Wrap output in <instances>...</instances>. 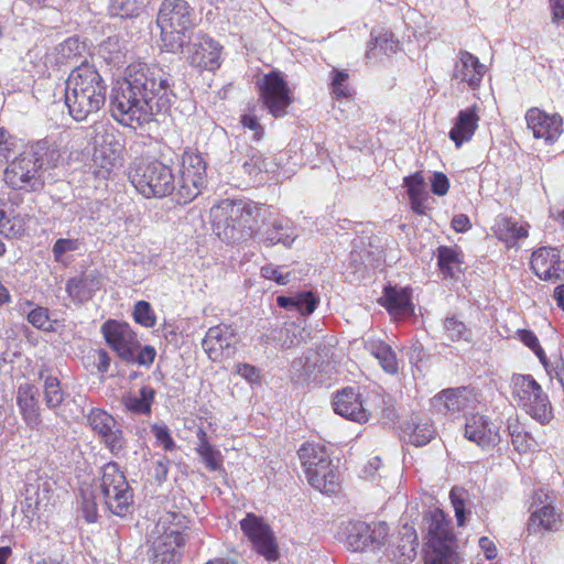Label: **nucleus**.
<instances>
[{"instance_id":"25","label":"nucleus","mask_w":564,"mask_h":564,"mask_svg":"<svg viewBox=\"0 0 564 564\" xmlns=\"http://www.w3.org/2000/svg\"><path fill=\"white\" fill-rule=\"evenodd\" d=\"M50 491V484L35 479L33 482H26L22 492L23 500L21 501V510L24 514V527H31V523L36 516L39 507L47 500Z\"/></svg>"},{"instance_id":"54","label":"nucleus","mask_w":564,"mask_h":564,"mask_svg":"<svg viewBox=\"0 0 564 564\" xmlns=\"http://www.w3.org/2000/svg\"><path fill=\"white\" fill-rule=\"evenodd\" d=\"M501 239H519L528 236V230L523 226H519L516 221L503 219L499 227Z\"/></svg>"},{"instance_id":"28","label":"nucleus","mask_w":564,"mask_h":564,"mask_svg":"<svg viewBox=\"0 0 564 564\" xmlns=\"http://www.w3.org/2000/svg\"><path fill=\"white\" fill-rule=\"evenodd\" d=\"M478 121L479 116L477 113V106H473L458 112L455 123L448 134L457 148L473 138L478 127Z\"/></svg>"},{"instance_id":"17","label":"nucleus","mask_w":564,"mask_h":564,"mask_svg":"<svg viewBox=\"0 0 564 564\" xmlns=\"http://www.w3.org/2000/svg\"><path fill=\"white\" fill-rule=\"evenodd\" d=\"M260 97L269 112L276 118L284 116L291 104L288 84L276 72L264 75Z\"/></svg>"},{"instance_id":"4","label":"nucleus","mask_w":564,"mask_h":564,"mask_svg":"<svg viewBox=\"0 0 564 564\" xmlns=\"http://www.w3.org/2000/svg\"><path fill=\"white\" fill-rule=\"evenodd\" d=\"M57 149L47 140H40L15 158L4 171V181L13 189H40L45 180L44 172L56 166Z\"/></svg>"},{"instance_id":"21","label":"nucleus","mask_w":564,"mask_h":564,"mask_svg":"<svg viewBox=\"0 0 564 564\" xmlns=\"http://www.w3.org/2000/svg\"><path fill=\"white\" fill-rule=\"evenodd\" d=\"M528 128L534 138L553 143L563 132L562 118L557 113L549 115L539 108H530L525 113Z\"/></svg>"},{"instance_id":"19","label":"nucleus","mask_w":564,"mask_h":564,"mask_svg":"<svg viewBox=\"0 0 564 564\" xmlns=\"http://www.w3.org/2000/svg\"><path fill=\"white\" fill-rule=\"evenodd\" d=\"M531 269L545 281H557L564 273V262L561 261L560 250L551 247H542L531 256Z\"/></svg>"},{"instance_id":"15","label":"nucleus","mask_w":564,"mask_h":564,"mask_svg":"<svg viewBox=\"0 0 564 564\" xmlns=\"http://www.w3.org/2000/svg\"><path fill=\"white\" fill-rule=\"evenodd\" d=\"M237 344L238 336L235 329L230 325L220 324L207 330L202 347L210 360L220 362L225 358L235 357Z\"/></svg>"},{"instance_id":"5","label":"nucleus","mask_w":564,"mask_h":564,"mask_svg":"<svg viewBox=\"0 0 564 564\" xmlns=\"http://www.w3.org/2000/svg\"><path fill=\"white\" fill-rule=\"evenodd\" d=\"M156 24L166 51L177 53L185 45L186 34L196 24V14L185 0H163Z\"/></svg>"},{"instance_id":"27","label":"nucleus","mask_w":564,"mask_h":564,"mask_svg":"<svg viewBox=\"0 0 564 564\" xmlns=\"http://www.w3.org/2000/svg\"><path fill=\"white\" fill-rule=\"evenodd\" d=\"M262 228H258L257 236L264 246H274L282 243L285 247H291L295 236L290 232L289 221L282 218H273L263 224Z\"/></svg>"},{"instance_id":"38","label":"nucleus","mask_w":564,"mask_h":564,"mask_svg":"<svg viewBox=\"0 0 564 564\" xmlns=\"http://www.w3.org/2000/svg\"><path fill=\"white\" fill-rule=\"evenodd\" d=\"M155 391L149 386H144L134 393L128 394L123 401L127 410L137 414H147L151 411V404Z\"/></svg>"},{"instance_id":"10","label":"nucleus","mask_w":564,"mask_h":564,"mask_svg":"<svg viewBox=\"0 0 564 564\" xmlns=\"http://www.w3.org/2000/svg\"><path fill=\"white\" fill-rule=\"evenodd\" d=\"M221 208L226 214L224 239L236 241L257 235L256 226L264 212L262 207L253 203L238 200L225 202Z\"/></svg>"},{"instance_id":"1","label":"nucleus","mask_w":564,"mask_h":564,"mask_svg":"<svg viewBox=\"0 0 564 564\" xmlns=\"http://www.w3.org/2000/svg\"><path fill=\"white\" fill-rule=\"evenodd\" d=\"M170 80L171 75L158 65H129L126 77L110 95L112 118L137 129L154 120L156 115L167 112L176 98Z\"/></svg>"},{"instance_id":"9","label":"nucleus","mask_w":564,"mask_h":564,"mask_svg":"<svg viewBox=\"0 0 564 564\" xmlns=\"http://www.w3.org/2000/svg\"><path fill=\"white\" fill-rule=\"evenodd\" d=\"M93 131L94 166L98 175L106 177L121 165L123 144L120 134L111 126L97 123L93 127Z\"/></svg>"},{"instance_id":"34","label":"nucleus","mask_w":564,"mask_h":564,"mask_svg":"<svg viewBox=\"0 0 564 564\" xmlns=\"http://www.w3.org/2000/svg\"><path fill=\"white\" fill-rule=\"evenodd\" d=\"M464 436L481 447H489L500 442L498 425H464Z\"/></svg>"},{"instance_id":"20","label":"nucleus","mask_w":564,"mask_h":564,"mask_svg":"<svg viewBox=\"0 0 564 564\" xmlns=\"http://www.w3.org/2000/svg\"><path fill=\"white\" fill-rule=\"evenodd\" d=\"M196 42L188 46L187 59L191 65L207 70H214L220 66L219 44L207 35H197Z\"/></svg>"},{"instance_id":"61","label":"nucleus","mask_w":564,"mask_h":564,"mask_svg":"<svg viewBox=\"0 0 564 564\" xmlns=\"http://www.w3.org/2000/svg\"><path fill=\"white\" fill-rule=\"evenodd\" d=\"M236 373L245 378L249 383L260 382V372L258 368L249 364H237Z\"/></svg>"},{"instance_id":"16","label":"nucleus","mask_w":564,"mask_h":564,"mask_svg":"<svg viewBox=\"0 0 564 564\" xmlns=\"http://www.w3.org/2000/svg\"><path fill=\"white\" fill-rule=\"evenodd\" d=\"M101 332L106 343L124 362H130L133 354L140 349V343L127 323L109 319L101 326Z\"/></svg>"},{"instance_id":"8","label":"nucleus","mask_w":564,"mask_h":564,"mask_svg":"<svg viewBox=\"0 0 564 564\" xmlns=\"http://www.w3.org/2000/svg\"><path fill=\"white\" fill-rule=\"evenodd\" d=\"M307 481L315 489L333 492L337 487V475L324 445L306 442L297 451Z\"/></svg>"},{"instance_id":"3","label":"nucleus","mask_w":564,"mask_h":564,"mask_svg":"<svg viewBox=\"0 0 564 564\" xmlns=\"http://www.w3.org/2000/svg\"><path fill=\"white\" fill-rule=\"evenodd\" d=\"M107 85L89 63L76 65L65 83V105L76 121L97 113L106 102Z\"/></svg>"},{"instance_id":"43","label":"nucleus","mask_w":564,"mask_h":564,"mask_svg":"<svg viewBox=\"0 0 564 564\" xmlns=\"http://www.w3.org/2000/svg\"><path fill=\"white\" fill-rule=\"evenodd\" d=\"M275 338L281 343L282 348H291L305 340L306 332L296 323H288L279 330V336Z\"/></svg>"},{"instance_id":"2","label":"nucleus","mask_w":564,"mask_h":564,"mask_svg":"<svg viewBox=\"0 0 564 564\" xmlns=\"http://www.w3.org/2000/svg\"><path fill=\"white\" fill-rule=\"evenodd\" d=\"M99 502L115 516L124 517L130 511L132 492L116 463H108L101 468L97 484L80 489V512L88 523L97 521Z\"/></svg>"},{"instance_id":"48","label":"nucleus","mask_w":564,"mask_h":564,"mask_svg":"<svg viewBox=\"0 0 564 564\" xmlns=\"http://www.w3.org/2000/svg\"><path fill=\"white\" fill-rule=\"evenodd\" d=\"M444 332L447 339L452 341L467 339L468 335L466 325L455 316H448L444 319Z\"/></svg>"},{"instance_id":"18","label":"nucleus","mask_w":564,"mask_h":564,"mask_svg":"<svg viewBox=\"0 0 564 564\" xmlns=\"http://www.w3.org/2000/svg\"><path fill=\"white\" fill-rule=\"evenodd\" d=\"M230 164L241 174L248 182H261L265 167L264 159L261 152L246 143H238L230 152Z\"/></svg>"},{"instance_id":"51","label":"nucleus","mask_w":564,"mask_h":564,"mask_svg":"<svg viewBox=\"0 0 564 564\" xmlns=\"http://www.w3.org/2000/svg\"><path fill=\"white\" fill-rule=\"evenodd\" d=\"M133 317L138 324L144 327L155 325V316L149 302L138 301L134 305Z\"/></svg>"},{"instance_id":"50","label":"nucleus","mask_w":564,"mask_h":564,"mask_svg":"<svg viewBox=\"0 0 564 564\" xmlns=\"http://www.w3.org/2000/svg\"><path fill=\"white\" fill-rule=\"evenodd\" d=\"M468 494L463 488L454 487L449 492L451 502L455 510L457 524L459 527L465 523V505Z\"/></svg>"},{"instance_id":"24","label":"nucleus","mask_w":564,"mask_h":564,"mask_svg":"<svg viewBox=\"0 0 564 564\" xmlns=\"http://www.w3.org/2000/svg\"><path fill=\"white\" fill-rule=\"evenodd\" d=\"M485 74V65L471 53L460 50L453 69V78L466 83L470 88L479 86Z\"/></svg>"},{"instance_id":"64","label":"nucleus","mask_w":564,"mask_h":564,"mask_svg":"<svg viewBox=\"0 0 564 564\" xmlns=\"http://www.w3.org/2000/svg\"><path fill=\"white\" fill-rule=\"evenodd\" d=\"M28 321L37 328H44L48 323L47 311L43 307H36L29 313Z\"/></svg>"},{"instance_id":"30","label":"nucleus","mask_w":564,"mask_h":564,"mask_svg":"<svg viewBox=\"0 0 564 564\" xmlns=\"http://www.w3.org/2000/svg\"><path fill=\"white\" fill-rule=\"evenodd\" d=\"M86 44L77 37H68L55 47V63L58 65H75L85 61Z\"/></svg>"},{"instance_id":"23","label":"nucleus","mask_w":564,"mask_h":564,"mask_svg":"<svg viewBox=\"0 0 564 564\" xmlns=\"http://www.w3.org/2000/svg\"><path fill=\"white\" fill-rule=\"evenodd\" d=\"M347 544L355 551L360 552L372 544H380V538L387 534V525L379 524L377 529H372L366 522H350L346 529Z\"/></svg>"},{"instance_id":"12","label":"nucleus","mask_w":564,"mask_h":564,"mask_svg":"<svg viewBox=\"0 0 564 564\" xmlns=\"http://www.w3.org/2000/svg\"><path fill=\"white\" fill-rule=\"evenodd\" d=\"M513 394L523 402V409L532 419L540 423H547L551 420L547 398L531 376H517L513 379Z\"/></svg>"},{"instance_id":"41","label":"nucleus","mask_w":564,"mask_h":564,"mask_svg":"<svg viewBox=\"0 0 564 564\" xmlns=\"http://www.w3.org/2000/svg\"><path fill=\"white\" fill-rule=\"evenodd\" d=\"M377 48L384 55L389 56L398 51L399 41L394 37V35L391 32H382L376 36H372L371 41L368 44L366 57H376L375 51Z\"/></svg>"},{"instance_id":"14","label":"nucleus","mask_w":564,"mask_h":564,"mask_svg":"<svg viewBox=\"0 0 564 564\" xmlns=\"http://www.w3.org/2000/svg\"><path fill=\"white\" fill-rule=\"evenodd\" d=\"M240 529L258 554L270 562L279 558V547L273 531L261 517L247 513L240 520Z\"/></svg>"},{"instance_id":"36","label":"nucleus","mask_w":564,"mask_h":564,"mask_svg":"<svg viewBox=\"0 0 564 564\" xmlns=\"http://www.w3.org/2000/svg\"><path fill=\"white\" fill-rule=\"evenodd\" d=\"M399 436L403 443L419 447L435 436V430L433 425H399Z\"/></svg>"},{"instance_id":"40","label":"nucleus","mask_w":564,"mask_h":564,"mask_svg":"<svg viewBox=\"0 0 564 564\" xmlns=\"http://www.w3.org/2000/svg\"><path fill=\"white\" fill-rule=\"evenodd\" d=\"M143 3L139 0H109L108 13L110 17L133 19L141 14Z\"/></svg>"},{"instance_id":"39","label":"nucleus","mask_w":564,"mask_h":564,"mask_svg":"<svg viewBox=\"0 0 564 564\" xmlns=\"http://www.w3.org/2000/svg\"><path fill=\"white\" fill-rule=\"evenodd\" d=\"M197 437L199 441L196 447L197 453L209 470H217L221 463L219 451L209 444L206 432L203 429H198Z\"/></svg>"},{"instance_id":"60","label":"nucleus","mask_w":564,"mask_h":564,"mask_svg":"<svg viewBox=\"0 0 564 564\" xmlns=\"http://www.w3.org/2000/svg\"><path fill=\"white\" fill-rule=\"evenodd\" d=\"M240 123L243 128H247L251 131H253L252 139L254 141H260L263 137V128L259 123L256 116L252 115H242L240 119Z\"/></svg>"},{"instance_id":"11","label":"nucleus","mask_w":564,"mask_h":564,"mask_svg":"<svg viewBox=\"0 0 564 564\" xmlns=\"http://www.w3.org/2000/svg\"><path fill=\"white\" fill-rule=\"evenodd\" d=\"M207 164L199 153H184L181 177L177 183V191L174 200L185 205L192 202L200 193L207 183Z\"/></svg>"},{"instance_id":"13","label":"nucleus","mask_w":564,"mask_h":564,"mask_svg":"<svg viewBox=\"0 0 564 564\" xmlns=\"http://www.w3.org/2000/svg\"><path fill=\"white\" fill-rule=\"evenodd\" d=\"M476 403V394L468 387L444 389L432 399L433 409L451 420L468 421V414H473Z\"/></svg>"},{"instance_id":"62","label":"nucleus","mask_w":564,"mask_h":564,"mask_svg":"<svg viewBox=\"0 0 564 564\" xmlns=\"http://www.w3.org/2000/svg\"><path fill=\"white\" fill-rule=\"evenodd\" d=\"M431 187L435 195L443 196L448 192L449 181L444 173L436 172L433 174Z\"/></svg>"},{"instance_id":"7","label":"nucleus","mask_w":564,"mask_h":564,"mask_svg":"<svg viewBox=\"0 0 564 564\" xmlns=\"http://www.w3.org/2000/svg\"><path fill=\"white\" fill-rule=\"evenodd\" d=\"M187 519L176 511L162 513L153 530L152 561L154 564H175L178 561V549L184 545V530Z\"/></svg>"},{"instance_id":"46","label":"nucleus","mask_w":564,"mask_h":564,"mask_svg":"<svg viewBox=\"0 0 564 564\" xmlns=\"http://www.w3.org/2000/svg\"><path fill=\"white\" fill-rule=\"evenodd\" d=\"M24 231V221L20 216L9 217L7 213L0 208V234L7 237H18Z\"/></svg>"},{"instance_id":"57","label":"nucleus","mask_w":564,"mask_h":564,"mask_svg":"<svg viewBox=\"0 0 564 564\" xmlns=\"http://www.w3.org/2000/svg\"><path fill=\"white\" fill-rule=\"evenodd\" d=\"M333 74H334L333 79H332L333 93L337 97H348L349 91H348L347 86L345 85L346 80L349 77L348 73L346 70L333 69Z\"/></svg>"},{"instance_id":"32","label":"nucleus","mask_w":564,"mask_h":564,"mask_svg":"<svg viewBox=\"0 0 564 564\" xmlns=\"http://www.w3.org/2000/svg\"><path fill=\"white\" fill-rule=\"evenodd\" d=\"M435 536L437 541L434 545L435 557L432 564H458L459 557L453 547V535L437 527Z\"/></svg>"},{"instance_id":"59","label":"nucleus","mask_w":564,"mask_h":564,"mask_svg":"<svg viewBox=\"0 0 564 564\" xmlns=\"http://www.w3.org/2000/svg\"><path fill=\"white\" fill-rule=\"evenodd\" d=\"M156 351L152 346H144L133 354V359L129 364H138L140 366L149 367L153 364Z\"/></svg>"},{"instance_id":"22","label":"nucleus","mask_w":564,"mask_h":564,"mask_svg":"<svg viewBox=\"0 0 564 564\" xmlns=\"http://www.w3.org/2000/svg\"><path fill=\"white\" fill-rule=\"evenodd\" d=\"M333 406L337 414L356 423L367 422L372 417L364 408L360 394L352 387L338 391L334 398Z\"/></svg>"},{"instance_id":"45","label":"nucleus","mask_w":564,"mask_h":564,"mask_svg":"<svg viewBox=\"0 0 564 564\" xmlns=\"http://www.w3.org/2000/svg\"><path fill=\"white\" fill-rule=\"evenodd\" d=\"M372 403L377 416L382 420L393 421L397 419L393 399L388 394L376 393L372 398Z\"/></svg>"},{"instance_id":"53","label":"nucleus","mask_w":564,"mask_h":564,"mask_svg":"<svg viewBox=\"0 0 564 564\" xmlns=\"http://www.w3.org/2000/svg\"><path fill=\"white\" fill-rule=\"evenodd\" d=\"M318 299L311 291L296 293L294 308L302 315H308L315 311Z\"/></svg>"},{"instance_id":"58","label":"nucleus","mask_w":564,"mask_h":564,"mask_svg":"<svg viewBox=\"0 0 564 564\" xmlns=\"http://www.w3.org/2000/svg\"><path fill=\"white\" fill-rule=\"evenodd\" d=\"M15 140L8 131L0 128V161L8 160L14 153Z\"/></svg>"},{"instance_id":"37","label":"nucleus","mask_w":564,"mask_h":564,"mask_svg":"<svg viewBox=\"0 0 564 564\" xmlns=\"http://www.w3.org/2000/svg\"><path fill=\"white\" fill-rule=\"evenodd\" d=\"M417 546L419 542L415 530L412 527L404 525L400 541L395 545L397 552H394V557L398 558L400 564H406L415 557Z\"/></svg>"},{"instance_id":"49","label":"nucleus","mask_w":564,"mask_h":564,"mask_svg":"<svg viewBox=\"0 0 564 564\" xmlns=\"http://www.w3.org/2000/svg\"><path fill=\"white\" fill-rule=\"evenodd\" d=\"M514 448L519 452L529 451L534 440L523 432V425H507Z\"/></svg>"},{"instance_id":"35","label":"nucleus","mask_w":564,"mask_h":564,"mask_svg":"<svg viewBox=\"0 0 564 564\" xmlns=\"http://www.w3.org/2000/svg\"><path fill=\"white\" fill-rule=\"evenodd\" d=\"M462 252L453 247L441 246L437 249V264L445 278H455L460 272Z\"/></svg>"},{"instance_id":"31","label":"nucleus","mask_w":564,"mask_h":564,"mask_svg":"<svg viewBox=\"0 0 564 564\" xmlns=\"http://www.w3.org/2000/svg\"><path fill=\"white\" fill-rule=\"evenodd\" d=\"M384 306L394 316H409L413 313L411 295L408 289L387 286L384 289Z\"/></svg>"},{"instance_id":"33","label":"nucleus","mask_w":564,"mask_h":564,"mask_svg":"<svg viewBox=\"0 0 564 564\" xmlns=\"http://www.w3.org/2000/svg\"><path fill=\"white\" fill-rule=\"evenodd\" d=\"M365 348L379 361L386 372L393 375L398 371L399 367L395 352L387 343L377 339H368L365 343Z\"/></svg>"},{"instance_id":"56","label":"nucleus","mask_w":564,"mask_h":564,"mask_svg":"<svg viewBox=\"0 0 564 564\" xmlns=\"http://www.w3.org/2000/svg\"><path fill=\"white\" fill-rule=\"evenodd\" d=\"M261 275L264 279L273 280L280 285H285L290 282V272H282L281 268L273 264H267L261 268Z\"/></svg>"},{"instance_id":"55","label":"nucleus","mask_w":564,"mask_h":564,"mask_svg":"<svg viewBox=\"0 0 564 564\" xmlns=\"http://www.w3.org/2000/svg\"><path fill=\"white\" fill-rule=\"evenodd\" d=\"M519 337L525 346H528L530 349L534 351L539 360L543 365H546V355L542 347L540 346L539 339L535 336V334L531 330L522 329L519 330Z\"/></svg>"},{"instance_id":"6","label":"nucleus","mask_w":564,"mask_h":564,"mask_svg":"<svg viewBox=\"0 0 564 564\" xmlns=\"http://www.w3.org/2000/svg\"><path fill=\"white\" fill-rule=\"evenodd\" d=\"M134 188L147 198L172 196L177 191L172 169L156 159H137L129 173Z\"/></svg>"},{"instance_id":"42","label":"nucleus","mask_w":564,"mask_h":564,"mask_svg":"<svg viewBox=\"0 0 564 564\" xmlns=\"http://www.w3.org/2000/svg\"><path fill=\"white\" fill-rule=\"evenodd\" d=\"M35 389L30 384H22L18 391V404L25 421L36 417Z\"/></svg>"},{"instance_id":"63","label":"nucleus","mask_w":564,"mask_h":564,"mask_svg":"<svg viewBox=\"0 0 564 564\" xmlns=\"http://www.w3.org/2000/svg\"><path fill=\"white\" fill-rule=\"evenodd\" d=\"M154 434L158 442L166 451H172L175 447L174 441L172 440L166 425H153Z\"/></svg>"},{"instance_id":"26","label":"nucleus","mask_w":564,"mask_h":564,"mask_svg":"<svg viewBox=\"0 0 564 564\" xmlns=\"http://www.w3.org/2000/svg\"><path fill=\"white\" fill-rule=\"evenodd\" d=\"M101 284V275L97 271H90L69 279L66 292L75 303L82 304L90 300L100 290Z\"/></svg>"},{"instance_id":"44","label":"nucleus","mask_w":564,"mask_h":564,"mask_svg":"<svg viewBox=\"0 0 564 564\" xmlns=\"http://www.w3.org/2000/svg\"><path fill=\"white\" fill-rule=\"evenodd\" d=\"M100 437L106 443L111 453L117 454L123 447L122 432L118 425H97Z\"/></svg>"},{"instance_id":"29","label":"nucleus","mask_w":564,"mask_h":564,"mask_svg":"<svg viewBox=\"0 0 564 564\" xmlns=\"http://www.w3.org/2000/svg\"><path fill=\"white\" fill-rule=\"evenodd\" d=\"M561 514L554 506H542L531 511L527 531L529 534H538L542 531H557L561 525Z\"/></svg>"},{"instance_id":"52","label":"nucleus","mask_w":564,"mask_h":564,"mask_svg":"<svg viewBox=\"0 0 564 564\" xmlns=\"http://www.w3.org/2000/svg\"><path fill=\"white\" fill-rule=\"evenodd\" d=\"M45 400L48 406H57L63 401V392L56 378L48 377L44 384Z\"/></svg>"},{"instance_id":"47","label":"nucleus","mask_w":564,"mask_h":564,"mask_svg":"<svg viewBox=\"0 0 564 564\" xmlns=\"http://www.w3.org/2000/svg\"><path fill=\"white\" fill-rule=\"evenodd\" d=\"M403 184L408 188L409 198H427L426 183L422 172L404 177Z\"/></svg>"}]
</instances>
